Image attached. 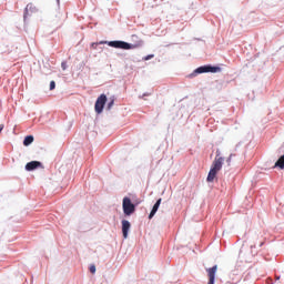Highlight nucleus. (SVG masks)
I'll list each match as a JSON object with an SVG mask.
<instances>
[{
    "mask_svg": "<svg viewBox=\"0 0 284 284\" xmlns=\"http://www.w3.org/2000/svg\"><path fill=\"white\" fill-rule=\"evenodd\" d=\"M161 199H159L155 204L153 205L151 213L149 214V219H154V214H156V212H159V207H161Z\"/></svg>",
    "mask_w": 284,
    "mask_h": 284,
    "instance_id": "9",
    "label": "nucleus"
},
{
    "mask_svg": "<svg viewBox=\"0 0 284 284\" xmlns=\"http://www.w3.org/2000/svg\"><path fill=\"white\" fill-rule=\"evenodd\" d=\"M233 156H236V154L232 153V154L227 158L226 163H227L229 165L232 163V158H233Z\"/></svg>",
    "mask_w": 284,
    "mask_h": 284,
    "instance_id": "14",
    "label": "nucleus"
},
{
    "mask_svg": "<svg viewBox=\"0 0 284 284\" xmlns=\"http://www.w3.org/2000/svg\"><path fill=\"white\" fill-rule=\"evenodd\" d=\"M100 43H106L110 48H115L118 50H132L134 48L133 44H130L125 41L115 40V41H100Z\"/></svg>",
    "mask_w": 284,
    "mask_h": 284,
    "instance_id": "2",
    "label": "nucleus"
},
{
    "mask_svg": "<svg viewBox=\"0 0 284 284\" xmlns=\"http://www.w3.org/2000/svg\"><path fill=\"white\" fill-rule=\"evenodd\" d=\"M98 45H103V43H101V42H93V43H91V48L93 50H97Z\"/></svg>",
    "mask_w": 284,
    "mask_h": 284,
    "instance_id": "13",
    "label": "nucleus"
},
{
    "mask_svg": "<svg viewBox=\"0 0 284 284\" xmlns=\"http://www.w3.org/2000/svg\"><path fill=\"white\" fill-rule=\"evenodd\" d=\"M2 131H3V125L0 126V132H2Z\"/></svg>",
    "mask_w": 284,
    "mask_h": 284,
    "instance_id": "20",
    "label": "nucleus"
},
{
    "mask_svg": "<svg viewBox=\"0 0 284 284\" xmlns=\"http://www.w3.org/2000/svg\"><path fill=\"white\" fill-rule=\"evenodd\" d=\"M130 227H132V224H130V221L122 220V234H123V239H128V233L130 232Z\"/></svg>",
    "mask_w": 284,
    "mask_h": 284,
    "instance_id": "7",
    "label": "nucleus"
},
{
    "mask_svg": "<svg viewBox=\"0 0 284 284\" xmlns=\"http://www.w3.org/2000/svg\"><path fill=\"white\" fill-rule=\"evenodd\" d=\"M219 270L217 265H214L213 267L206 268L207 276H209V283L207 284H214V278H216V271Z\"/></svg>",
    "mask_w": 284,
    "mask_h": 284,
    "instance_id": "6",
    "label": "nucleus"
},
{
    "mask_svg": "<svg viewBox=\"0 0 284 284\" xmlns=\"http://www.w3.org/2000/svg\"><path fill=\"white\" fill-rule=\"evenodd\" d=\"M274 168H280V170H284V155H282L276 162Z\"/></svg>",
    "mask_w": 284,
    "mask_h": 284,
    "instance_id": "11",
    "label": "nucleus"
},
{
    "mask_svg": "<svg viewBox=\"0 0 284 284\" xmlns=\"http://www.w3.org/2000/svg\"><path fill=\"white\" fill-rule=\"evenodd\" d=\"M90 272H91V274H97V266L95 265H91L90 266Z\"/></svg>",
    "mask_w": 284,
    "mask_h": 284,
    "instance_id": "15",
    "label": "nucleus"
},
{
    "mask_svg": "<svg viewBox=\"0 0 284 284\" xmlns=\"http://www.w3.org/2000/svg\"><path fill=\"white\" fill-rule=\"evenodd\" d=\"M122 207L125 216H131L136 211V206L132 203L130 197H124L122 202Z\"/></svg>",
    "mask_w": 284,
    "mask_h": 284,
    "instance_id": "3",
    "label": "nucleus"
},
{
    "mask_svg": "<svg viewBox=\"0 0 284 284\" xmlns=\"http://www.w3.org/2000/svg\"><path fill=\"white\" fill-rule=\"evenodd\" d=\"M31 143H34V136L32 135H27L23 140V145L28 146L31 145Z\"/></svg>",
    "mask_w": 284,
    "mask_h": 284,
    "instance_id": "10",
    "label": "nucleus"
},
{
    "mask_svg": "<svg viewBox=\"0 0 284 284\" xmlns=\"http://www.w3.org/2000/svg\"><path fill=\"white\" fill-rule=\"evenodd\" d=\"M37 168H41V162L31 161L26 164L27 172H32V170H37Z\"/></svg>",
    "mask_w": 284,
    "mask_h": 284,
    "instance_id": "8",
    "label": "nucleus"
},
{
    "mask_svg": "<svg viewBox=\"0 0 284 284\" xmlns=\"http://www.w3.org/2000/svg\"><path fill=\"white\" fill-rule=\"evenodd\" d=\"M196 74H204L205 72H212V73H216V72H221V68L220 67H212V65H204V67H200L195 70Z\"/></svg>",
    "mask_w": 284,
    "mask_h": 284,
    "instance_id": "5",
    "label": "nucleus"
},
{
    "mask_svg": "<svg viewBox=\"0 0 284 284\" xmlns=\"http://www.w3.org/2000/svg\"><path fill=\"white\" fill-rule=\"evenodd\" d=\"M29 10H32V4H28L24 9V16H23L24 21H26V19H28V11Z\"/></svg>",
    "mask_w": 284,
    "mask_h": 284,
    "instance_id": "12",
    "label": "nucleus"
},
{
    "mask_svg": "<svg viewBox=\"0 0 284 284\" xmlns=\"http://www.w3.org/2000/svg\"><path fill=\"white\" fill-rule=\"evenodd\" d=\"M61 68H62V70H68V63L62 62V63H61Z\"/></svg>",
    "mask_w": 284,
    "mask_h": 284,
    "instance_id": "19",
    "label": "nucleus"
},
{
    "mask_svg": "<svg viewBox=\"0 0 284 284\" xmlns=\"http://www.w3.org/2000/svg\"><path fill=\"white\" fill-rule=\"evenodd\" d=\"M57 88V83L54 81L50 82V90H54Z\"/></svg>",
    "mask_w": 284,
    "mask_h": 284,
    "instance_id": "17",
    "label": "nucleus"
},
{
    "mask_svg": "<svg viewBox=\"0 0 284 284\" xmlns=\"http://www.w3.org/2000/svg\"><path fill=\"white\" fill-rule=\"evenodd\" d=\"M112 105H114V99H111V101L108 103V110H112Z\"/></svg>",
    "mask_w": 284,
    "mask_h": 284,
    "instance_id": "16",
    "label": "nucleus"
},
{
    "mask_svg": "<svg viewBox=\"0 0 284 284\" xmlns=\"http://www.w3.org/2000/svg\"><path fill=\"white\" fill-rule=\"evenodd\" d=\"M108 101V97L105 94H101L95 101V112L101 114L103 112V108H105V103Z\"/></svg>",
    "mask_w": 284,
    "mask_h": 284,
    "instance_id": "4",
    "label": "nucleus"
},
{
    "mask_svg": "<svg viewBox=\"0 0 284 284\" xmlns=\"http://www.w3.org/2000/svg\"><path fill=\"white\" fill-rule=\"evenodd\" d=\"M150 59H154V54H149L144 58V61H150Z\"/></svg>",
    "mask_w": 284,
    "mask_h": 284,
    "instance_id": "18",
    "label": "nucleus"
},
{
    "mask_svg": "<svg viewBox=\"0 0 284 284\" xmlns=\"http://www.w3.org/2000/svg\"><path fill=\"white\" fill-rule=\"evenodd\" d=\"M225 161V158L221 156L219 153L216 154L212 165H211V170L209 172V175L206 178L207 183H213L214 180L216 179V174H219V172H221V170L223 169V163Z\"/></svg>",
    "mask_w": 284,
    "mask_h": 284,
    "instance_id": "1",
    "label": "nucleus"
}]
</instances>
